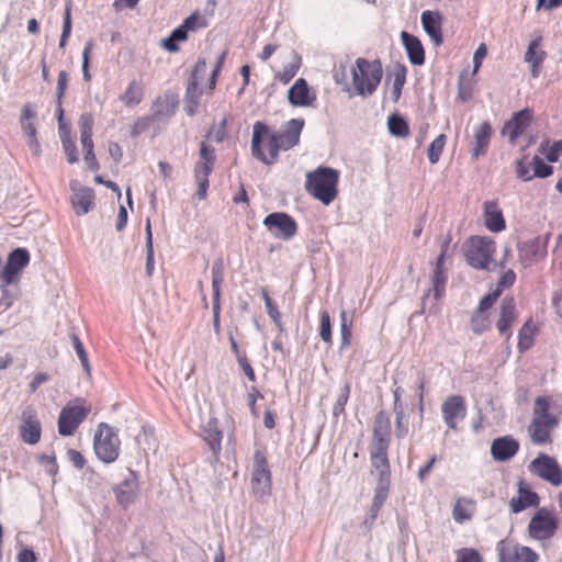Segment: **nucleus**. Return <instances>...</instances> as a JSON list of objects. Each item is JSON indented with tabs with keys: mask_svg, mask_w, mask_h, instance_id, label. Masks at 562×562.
Segmentation results:
<instances>
[{
	"mask_svg": "<svg viewBox=\"0 0 562 562\" xmlns=\"http://www.w3.org/2000/svg\"><path fill=\"white\" fill-rule=\"evenodd\" d=\"M20 273L21 272L18 271V269L12 268V266L8 262L5 263L0 273V303L7 308L12 305V299H7L4 294L8 292V286H10L11 284H14L15 289L18 290Z\"/></svg>",
	"mask_w": 562,
	"mask_h": 562,
	"instance_id": "obj_26",
	"label": "nucleus"
},
{
	"mask_svg": "<svg viewBox=\"0 0 562 562\" xmlns=\"http://www.w3.org/2000/svg\"><path fill=\"white\" fill-rule=\"evenodd\" d=\"M93 52V43L89 41L86 43L82 50V76L86 81H90L91 75L89 72V61Z\"/></svg>",
	"mask_w": 562,
	"mask_h": 562,
	"instance_id": "obj_57",
	"label": "nucleus"
},
{
	"mask_svg": "<svg viewBox=\"0 0 562 562\" xmlns=\"http://www.w3.org/2000/svg\"><path fill=\"white\" fill-rule=\"evenodd\" d=\"M285 58L288 63L274 75V79L283 85L289 83L302 66V57L294 49H291Z\"/></svg>",
	"mask_w": 562,
	"mask_h": 562,
	"instance_id": "obj_27",
	"label": "nucleus"
},
{
	"mask_svg": "<svg viewBox=\"0 0 562 562\" xmlns=\"http://www.w3.org/2000/svg\"><path fill=\"white\" fill-rule=\"evenodd\" d=\"M7 262L21 272L30 262V254L24 248H16L9 255Z\"/></svg>",
	"mask_w": 562,
	"mask_h": 562,
	"instance_id": "obj_43",
	"label": "nucleus"
},
{
	"mask_svg": "<svg viewBox=\"0 0 562 562\" xmlns=\"http://www.w3.org/2000/svg\"><path fill=\"white\" fill-rule=\"evenodd\" d=\"M485 227L492 233H499L506 228V221L497 201H486L483 205Z\"/></svg>",
	"mask_w": 562,
	"mask_h": 562,
	"instance_id": "obj_21",
	"label": "nucleus"
},
{
	"mask_svg": "<svg viewBox=\"0 0 562 562\" xmlns=\"http://www.w3.org/2000/svg\"><path fill=\"white\" fill-rule=\"evenodd\" d=\"M272 474L269 468L267 452L263 449H256L251 470V488L254 494L263 498L271 492Z\"/></svg>",
	"mask_w": 562,
	"mask_h": 562,
	"instance_id": "obj_7",
	"label": "nucleus"
},
{
	"mask_svg": "<svg viewBox=\"0 0 562 562\" xmlns=\"http://www.w3.org/2000/svg\"><path fill=\"white\" fill-rule=\"evenodd\" d=\"M303 126V119H291L280 132H276L278 150L285 151L299 145Z\"/></svg>",
	"mask_w": 562,
	"mask_h": 562,
	"instance_id": "obj_14",
	"label": "nucleus"
},
{
	"mask_svg": "<svg viewBox=\"0 0 562 562\" xmlns=\"http://www.w3.org/2000/svg\"><path fill=\"white\" fill-rule=\"evenodd\" d=\"M471 329L474 334L481 335L491 327V321L486 313L474 311L471 316Z\"/></svg>",
	"mask_w": 562,
	"mask_h": 562,
	"instance_id": "obj_41",
	"label": "nucleus"
},
{
	"mask_svg": "<svg viewBox=\"0 0 562 562\" xmlns=\"http://www.w3.org/2000/svg\"><path fill=\"white\" fill-rule=\"evenodd\" d=\"M339 177L337 169L319 166L306 173L304 188L311 196L329 205L338 196Z\"/></svg>",
	"mask_w": 562,
	"mask_h": 562,
	"instance_id": "obj_1",
	"label": "nucleus"
},
{
	"mask_svg": "<svg viewBox=\"0 0 562 562\" xmlns=\"http://www.w3.org/2000/svg\"><path fill=\"white\" fill-rule=\"evenodd\" d=\"M93 449L95 456L103 463L115 462L121 453V440L114 429L106 423L98 425L94 438Z\"/></svg>",
	"mask_w": 562,
	"mask_h": 562,
	"instance_id": "obj_5",
	"label": "nucleus"
},
{
	"mask_svg": "<svg viewBox=\"0 0 562 562\" xmlns=\"http://www.w3.org/2000/svg\"><path fill=\"white\" fill-rule=\"evenodd\" d=\"M263 225L276 238L289 240L297 233L295 220L284 212H274L267 215Z\"/></svg>",
	"mask_w": 562,
	"mask_h": 562,
	"instance_id": "obj_11",
	"label": "nucleus"
},
{
	"mask_svg": "<svg viewBox=\"0 0 562 562\" xmlns=\"http://www.w3.org/2000/svg\"><path fill=\"white\" fill-rule=\"evenodd\" d=\"M61 144L64 151L67 156V160L69 164H75L79 160L77 146L69 134H65L61 136Z\"/></svg>",
	"mask_w": 562,
	"mask_h": 562,
	"instance_id": "obj_52",
	"label": "nucleus"
},
{
	"mask_svg": "<svg viewBox=\"0 0 562 562\" xmlns=\"http://www.w3.org/2000/svg\"><path fill=\"white\" fill-rule=\"evenodd\" d=\"M441 414L449 429L456 430L458 422L467 415L465 400L461 395H450L441 405Z\"/></svg>",
	"mask_w": 562,
	"mask_h": 562,
	"instance_id": "obj_12",
	"label": "nucleus"
},
{
	"mask_svg": "<svg viewBox=\"0 0 562 562\" xmlns=\"http://www.w3.org/2000/svg\"><path fill=\"white\" fill-rule=\"evenodd\" d=\"M539 502V495L531 491L524 481H520L517 495L509 501V508L513 514H518L529 507H537Z\"/></svg>",
	"mask_w": 562,
	"mask_h": 562,
	"instance_id": "obj_18",
	"label": "nucleus"
},
{
	"mask_svg": "<svg viewBox=\"0 0 562 562\" xmlns=\"http://www.w3.org/2000/svg\"><path fill=\"white\" fill-rule=\"evenodd\" d=\"M91 411V406L87 404L85 398L77 397L70 401L60 411L58 417V432L61 436H72L80 424L87 418Z\"/></svg>",
	"mask_w": 562,
	"mask_h": 562,
	"instance_id": "obj_6",
	"label": "nucleus"
},
{
	"mask_svg": "<svg viewBox=\"0 0 562 562\" xmlns=\"http://www.w3.org/2000/svg\"><path fill=\"white\" fill-rule=\"evenodd\" d=\"M387 445H372L371 449V462L372 465L380 472V475L389 476L390 474V462L387 459Z\"/></svg>",
	"mask_w": 562,
	"mask_h": 562,
	"instance_id": "obj_34",
	"label": "nucleus"
},
{
	"mask_svg": "<svg viewBox=\"0 0 562 562\" xmlns=\"http://www.w3.org/2000/svg\"><path fill=\"white\" fill-rule=\"evenodd\" d=\"M530 471L550 483L552 486L562 485V468L558 461L546 453H539L529 465Z\"/></svg>",
	"mask_w": 562,
	"mask_h": 562,
	"instance_id": "obj_9",
	"label": "nucleus"
},
{
	"mask_svg": "<svg viewBox=\"0 0 562 562\" xmlns=\"http://www.w3.org/2000/svg\"><path fill=\"white\" fill-rule=\"evenodd\" d=\"M516 279L517 277L513 269L504 270L497 280L495 290H498L499 294H502L504 290L509 289L515 284Z\"/></svg>",
	"mask_w": 562,
	"mask_h": 562,
	"instance_id": "obj_53",
	"label": "nucleus"
},
{
	"mask_svg": "<svg viewBox=\"0 0 562 562\" xmlns=\"http://www.w3.org/2000/svg\"><path fill=\"white\" fill-rule=\"evenodd\" d=\"M188 38V30L182 25L178 26L177 29H175L170 36L162 40V46L164 48H166L168 52H178L179 50V47L177 45V42H182V41H186Z\"/></svg>",
	"mask_w": 562,
	"mask_h": 562,
	"instance_id": "obj_38",
	"label": "nucleus"
},
{
	"mask_svg": "<svg viewBox=\"0 0 562 562\" xmlns=\"http://www.w3.org/2000/svg\"><path fill=\"white\" fill-rule=\"evenodd\" d=\"M395 434L397 438H404L408 434V418L405 413L395 414Z\"/></svg>",
	"mask_w": 562,
	"mask_h": 562,
	"instance_id": "obj_61",
	"label": "nucleus"
},
{
	"mask_svg": "<svg viewBox=\"0 0 562 562\" xmlns=\"http://www.w3.org/2000/svg\"><path fill=\"white\" fill-rule=\"evenodd\" d=\"M183 26L188 31H194L199 27H205L206 23L199 13H193L184 20Z\"/></svg>",
	"mask_w": 562,
	"mask_h": 562,
	"instance_id": "obj_63",
	"label": "nucleus"
},
{
	"mask_svg": "<svg viewBox=\"0 0 562 562\" xmlns=\"http://www.w3.org/2000/svg\"><path fill=\"white\" fill-rule=\"evenodd\" d=\"M456 562H484L481 553L474 548H461L456 552Z\"/></svg>",
	"mask_w": 562,
	"mask_h": 562,
	"instance_id": "obj_50",
	"label": "nucleus"
},
{
	"mask_svg": "<svg viewBox=\"0 0 562 562\" xmlns=\"http://www.w3.org/2000/svg\"><path fill=\"white\" fill-rule=\"evenodd\" d=\"M150 122H151V117H148V116L138 117L131 126V136L137 137L138 135H140L143 132H145L149 127Z\"/></svg>",
	"mask_w": 562,
	"mask_h": 562,
	"instance_id": "obj_62",
	"label": "nucleus"
},
{
	"mask_svg": "<svg viewBox=\"0 0 562 562\" xmlns=\"http://www.w3.org/2000/svg\"><path fill=\"white\" fill-rule=\"evenodd\" d=\"M146 273L151 277L155 268L154 261V246H153V233L149 220L147 221L146 227Z\"/></svg>",
	"mask_w": 562,
	"mask_h": 562,
	"instance_id": "obj_44",
	"label": "nucleus"
},
{
	"mask_svg": "<svg viewBox=\"0 0 562 562\" xmlns=\"http://www.w3.org/2000/svg\"><path fill=\"white\" fill-rule=\"evenodd\" d=\"M316 99L315 91L310 88L304 78L296 79L293 86L288 90V100L294 106H313Z\"/></svg>",
	"mask_w": 562,
	"mask_h": 562,
	"instance_id": "obj_17",
	"label": "nucleus"
},
{
	"mask_svg": "<svg viewBox=\"0 0 562 562\" xmlns=\"http://www.w3.org/2000/svg\"><path fill=\"white\" fill-rule=\"evenodd\" d=\"M536 327L532 324V321H527L518 333V349L524 352L528 350L533 345V337L536 335Z\"/></svg>",
	"mask_w": 562,
	"mask_h": 562,
	"instance_id": "obj_35",
	"label": "nucleus"
},
{
	"mask_svg": "<svg viewBox=\"0 0 562 562\" xmlns=\"http://www.w3.org/2000/svg\"><path fill=\"white\" fill-rule=\"evenodd\" d=\"M216 160L214 148L210 147L205 142L200 145L199 160L194 166V177L209 178L213 171Z\"/></svg>",
	"mask_w": 562,
	"mask_h": 562,
	"instance_id": "obj_25",
	"label": "nucleus"
},
{
	"mask_svg": "<svg viewBox=\"0 0 562 562\" xmlns=\"http://www.w3.org/2000/svg\"><path fill=\"white\" fill-rule=\"evenodd\" d=\"M80 136L92 135L94 119L91 113H82L79 117Z\"/></svg>",
	"mask_w": 562,
	"mask_h": 562,
	"instance_id": "obj_60",
	"label": "nucleus"
},
{
	"mask_svg": "<svg viewBox=\"0 0 562 562\" xmlns=\"http://www.w3.org/2000/svg\"><path fill=\"white\" fill-rule=\"evenodd\" d=\"M383 78V67L379 59L359 57L351 67V86L355 92L367 98L372 95Z\"/></svg>",
	"mask_w": 562,
	"mask_h": 562,
	"instance_id": "obj_2",
	"label": "nucleus"
},
{
	"mask_svg": "<svg viewBox=\"0 0 562 562\" xmlns=\"http://www.w3.org/2000/svg\"><path fill=\"white\" fill-rule=\"evenodd\" d=\"M341 323H340V334H341V347H349L351 344V324L347 322V313L345 311L340 314Z\"/></svg>",
	"mask_w": 562,
	"mask_h": 562,
	"instance_id": "obj_55",
	"label": "nucleus"
},
{
	"mask_svg": "<svg viewBox=\"0 0 562 562\" xmlns=\"http://www.w3.org/2000/svg\"><path fill=\"white\" fill-rule=\"evenodd\" d=\"M539 151L544 155L550 162H557L562 155V140H543L540 144Z\"/></svg>",
	"mask_w": 562,
	"mask_h": 562,
	"instance_id": "obj_37",
	"label": "nucleus"
},
{
	"mask_svg": "<svg viewBox=\"0 0 562 562\" xmlns=\"http://www.w3.org/2000/svg\"><path fill=\"white\" fill-rule=\"evenodd\" d=\"M541 38H535L529 43L525 54V61L531 66L532 78H538L541 70V65L546 58V52L540 49Z\"/></svg>",
	"mask_w": 562,
	"mask_h": 562,
	"instance_id": "obj_30",
	"label": "nucleus"
},
{
	"mask_svg": "<svg viewBox=\"0 0 562 562\" xmlns=\"http://www.w3.org/2000/svg\"><path fill=\"white\" fill-rule=\"evenodd\" d=\"M251 154L266 165L274 164L279 157L276 132L260 121L252 126Z\"/></svg>",
	"mask_w": 562,
	"mask_h": 562,
	"instance_id": "obj_4",
	"label": "nucleus"
},
{
	"mask_svg": "<svg viewBox=\"0 0 562 562\" xmlns=\"http://www.w3.org/2000/svg\"><path fill=\"white\" fill-rule=\"evenodd\" d=\"M495 254L496 243L487 236L472 235L463 244L465 261L476 270H491Z\"/></svg>",
	"mask_w": 562,
	"mask_h": 562,
	"instance_id": "obj_3",
	"label": "nucleus"
},
{
	"mask_svg": "<svg viewBox=\"0 0 562 562\" xmlns=\"http://www.w3.org/2000/svg\"><path fill=\"white\" fill-rule=\"evenodd\" d=\"M319 336L328 345L333 342L330 314L328 311L319 313Z\"/></svg>",
	"mask_w": 562,
	"mask_h": 562,
	"instance_id": "obj_46",
	"label": "nucleus"
},
{
	"mask_svg": "<svg viewBox=\"0 0 562 562\" xmlns=\"http://www.w3.org/2000/svg\"><path fill=\"white\" fill-rule=\"evenodd\" d=\"M447 143V136L445 134L438 135L428 146L427 156L430 164H437L440 159V156L443 151V148Z\"/></svg>",
	"mask_w": 562,
	"mask_h": 562,
	"instance_id": "obj_42",
	"label": "nucleus"
},
{
	"mask_svg": "<svg viewBox=\"0 0 562 562\" xmlns=\"http://www.w3.org/2000/svg\"><path fill=\"white\" fill-rule=\"evenodd\" d=\"M71 340H72V345H74V348L76 350V353L83 367V369L87 371V372H90V364H89V360H88V355L85 350V347H83V344L81 342L80 338L74 334L71 335Z\"/></svg>",
	"mask_w": 562,
	"mask_h": 562,
	"instance_id": "obj_54",
	"label": "nucleus"
},
{
	"mask_svg": "<svg viewBox=\"0 0 562 562\" xmlns=\"http://www.w3.org/2000/svg\"><path fill=\"white\" fill-rule=\"evenodd\" d=\"M406 68L404 66H398L393 71V97L394 100L397 101L401 97L402 89L406 82Z\"/></svg>",
	"mask_w": 562,
	"mask_h": 562,
	"instance_id": "obj_47",
	"label": "nucleus"
},
{
	"mask_svg": "<svg viewBox=\"0 0 562 562\" xmlns=\"http://www.w3.org/2000/svg\"><path fill=\"white\" fill-rule=\"evenodd\" d=\"M224 281V266L223 260L220 258L213 262L212 266V290L213 297L221 299V286Z\"/></svg>",
	"mask_w": 562,
	"mask_h": 562,
	"instance_id": "obj_39",
	"label": "nucleus"
},
{
	"mask_svg": "<svg viewBox=\"0 0 562 562\" xmlns=\"http://www.w3.org/2000/svg\"><path fill=\"white\" fill-rule=\"evenodd\" d=\"M68 81H69L68 74L65 70H60L58 72L57 87H56L59 121L63 119V114H64L61 103H63V99L65 97L66 90L68 88Z\"/></svg>",
	"mask_w": 562,
	"mask_h": 562,
	"instance_id": "obj_45",
	"label": "nucleus"
},
{
	"mask_svg": "<svg viewBox=\"0 0 562 562\" xmlns=\"http://www.w3.org/2000/svg\"><path fill=\"white\" fill-rule=\"evenodd\" d=\"M391 437V420L385 411L376 413L373 422L372 445H387L390 446Z\"/></svg>",
	"mask_w": 562,
	"mask_h": 562,
	"instance_id": "obj_23",
	"label": "nucleus"
},
{
	"mask_svg": "<svg viewBox=\"0 0 562 562\" xmlns=\"http://www.w3.org/2000/svg\"><path fill=\"white\" fill-rule=\"evenodd\" d=\"M401 38L409 61L413 65H423L425 63V50L419 38L408 34L407 32H402Z\"/></svg>",
	"mask_w": 562,
	"mask_h": 562,
	"instance_id": "obj_28",
	"label": "nucleus"
},
{
	"mask_svg": "<svg viewBox=\"0 0 562 562\" xmlns=\"http://www.w3.org/2000/svg\"><path fill=\"white\" fill-rule=\"evenodd\" d=\"M422 25L425 32L428 34L430 40L436 46H440L443 43L441 26L442 15L439 11H424L420 16Z\"/></svg>",
	"mask_w": 562,
	"mask_h": 562,
	"instance_id": "obj_20",
	"label": "nucleus"
},
{
	"mask_svg": "<svg viewBox=\"0 0 562 562\" xmlns=\"http://www.w3.org/2000/svg\"><path fill=\"white\" fill-rule=\"evenodd\" d=\"M557 424L558 419H543L533 417L529 426V434L532 442L536 445L551 442V431L557 426Z\"/></svg>",
	"mask_w": 562,
	"mask_h": 562,
	"instance_id": "obj_22",
	"label": "nucleus"
},
{
	"mask_svg": "<svg viewBox=\"0 0 562 562\" xmlns=\"http://www.w3.org/2000/svg\"><path fill=\"white\" fill-rule=\"evenodd\" d=\"M519 450V442L512 436L498 437L492 441L491 454L494 460L504 462L510 460Z\"/></svg>",
	"mask_w": 562,
	"mask_h": 562,
	"instance_id": "obj_19",
	"label": "nucleus"
},
{
	"mask_svg": "<svg viewBox=\"0 0 562 562\" xmlns=\"http://www.w3.org/2000/svg\"><path fill=\"white\" fill-rule=\"evenodd\" d=\"M199 80L190 79L186 90V102H200L202 91L199 89Z\"/></svg>",
	"mask_w": 562,
	"mask_h": 562,
	"instance_id": "obj_59",
	"label": "nucleus"
},
{
	"mask_svg": "<svg viewBox=\"0 0 562 562\" xmlns=\"http://www.w3.org/2000/svg\"><path fill=\"white\" fill-rule=\"evenodd\" d=\"M550 402L544 396H538L535 401V417L543 419H557L554 416L549 414Z\"/></svg>",
	"mask_w": 562,
	"mask_h": 562,
	"instance_id": "obj_51",
	"label": "nucleus"
},
{
	"mask_svg": "<svg viewBox=\"0 0 562 562\" xmlns=\"http://www.w3.org/2000/svg\"><path fill=\"white\" fill-rule=\"evenodd\" d=\"M21 439L29 445H35L41 440L42 426L37 414L33 408L22 413V423L19 427Z\"/></svg>",
	"mask_w": 562,
	"mask_h": 562,
	"instance_id": "obj_16",
	"label": "nucleus"
},
{
	"mask_svg": "<svg viewBox=\"0 0 562 562\" xmlns=\"http://www.w3.org/2000/svg\"><path fill=\"white\" fill-rule=\"evenodd\" d=\"M474 85L469 80L459 79L458 83V98L467 102L473 97Z\"/></svg>",
	"mask_w": 562,
	"mask_h": 562,
	"instance_id": "obj_58",
	"label": "nucleus"
},
{
	"mask_svg": "<svg viewBox=\"0 0 562 562\" xmlns=\"http://www.w3.org/2000/svg\"><path fill=\"white\" fill-rule=\"evenodd\" d=\"M387 125L390 133L394 136L407 137L409 135V126L400 115L392 114L389 117Z\"/></svg>",
	"mask_w": 562,
	"mask_h": 562,
	"instance_id": "obj_40",
	"label": "nucleus"
},
{
	"mask_svg": "<svg viewBox=\"0 0 562 562\" xmlns=\"http://www.w3.org/2000/svg\"><path fill=\"white\" fill-rule=\"evenodd\" d=\"M351 385L347 382L340 390V393L333 406V414L339 416L345 413V406L348 403L350 396Z\"/></svg>",
	"mask_w": 562,
	"mask_h": 562,
	"instance_id": "obj_49",
	"label": "nucleus"
},
{
	"mask_svg": "<svg viewBox=\"0 0 562 562\" xmlns=\"http://www.w3.org/2000/svg\"><path fill=\"white\" fill-rule=\"evenodd\" d=\"M530 166L532 168V179L537 178H547L552 175L553 168L546 164L539 156H533Z\"/></svg>",
	"mask_w": 562,
	"mask_h": 562,
	"instance_id": "obj_48",
	"label": "nucleus"
},
{
	"mask_svg": "<svg viewBox=\"0 0 562 562\" xmlns=\"http://www.w3.org/2000/svg\"><path fill=\"white\" fill-rule=\"evenodd\" d=\"M71 203L77 215L87 214L94 204V193L92 189L81 188L76 191L72 195Z\"/></svg>",
	"mask_w": 562,
	"mask_h": 562,
	"instance_id": "obj_32",
	"label": "nucleus"
},
{
	"mask_svg": "<svg viewBox=\"0 0 562 562\" xmlns=\"http://www.w3.org/2000/svg\"><path fill=\"white\" fill-rule=\"evenodd\" d=\"M492 137V126L488 122L481 123L474 132V142L472 148V157L477 159L484 155L488 148Z\"/></svg>",
	"mask_w": 562,
	"mask_h": 562,
	"instance_id": "obj_29",
	"label": "nucleus"
},
{
	"mask_svg": "<svg viewBox=\"0 0 562 562\" xmlns=\"http://www.w3.org/2000/svg\"><path fill=\"white\" fill-rule=\"evenodd\" d=\"M532 119V110L528 108L522 109L515 113L512 119L504 124L502 134L507 136L512 144H515L517 138L527 131Z\"/></svg>",
	"mask_w": 562,
	"mask_h": 562,
	"instance_id": "obj_13",
	"label": "nucleus"
},
{
	"mask_svg": "<svg viewBox=\"0 0 562 562\" xmlns=\"http://www.w3.org/2000/svg\"><path fill=\"white\" fill-rule=\"evenodd\" d=\"M501 295L502 294H499L498 290L493 289L480 300V303L475 310L486 313V311H488L494 305Z\"/></svg>",
	"mask_w": 562,
	"mask_h": 562,
	"instance_id": "obj_56",
	"label": "nucleus"
},
{
	"mask_svg": "<svg viewBox=\"0 0 562 562\" xmlns=\"http://www.w3.org/2000/svg\"><path fill=\"white\" fill-rule=\"evenodd\" d=\"M67 457L76 469L81 470L86 467L87 460L80 451L76 449H69L67 451Z\"/></svg>",
	"mask_w": 562,
	"mask_h": 562,
	"instance_id": "obj_64",
	"label": "nucleus"
},
{
	"mask_svg": "<svg viewBox=\"0 0 562 562\" xmlns=\"http://www.w3.org/2000/svg\"><path fill=\"white\" fill-rule=\"evenodd\" d=\"M559 527L557 514L546 507L539 508L531 517L528 525L529 537L535 540H548L552 538Z\"/></svg>",
	"mask_w": 562,
	"mask_h": 562,
	"instance_id": "obj_8",
	"label": "nucleus"
},
{
	"mask_svg": "<svg viewBox=\"0 0 562 562\" xmlns=\"http://www.w3.org/2000/svg\"><path fill=\"white\" fill-rule=\"evenodd\" d=\"M144 87L137 80L130 81L125 91L120 95V101L127 108H135L144 100Z\"/></svg>",
	"mask_w": 562,
	"mask_h": 562,
	"instance_id": "obj_33",
	"label": "nucleus"
},
{
	"mask_svg": "<svg viewBox=\"0 0 562 562\" xmlns=\"http://www.w3.org/2000/svg\"><path fill=\"white\" fill-rule=\"evenodd\" d=\"M498 562H538L539 555L527 546L513 544L503 539L496 544Z\"/></svg>",
	"mask_w": 562,
	"mask_h": 562,
	"instance_id": "obj_10",
	"label": "nucleus"
},
{
	"mask_svg": "<svg viewBox=\"0 0 562 562\" xmlns=\"http://www.w3.org/2000/svg\"><path fill=\"white\" fill-rule=\"evenodd\" d=\"M476 512V502L473 498L459 497L452 508V517L456 522L462 525L471 520Z\"/></svg>",
	"mask_w": 562,
	"mask_h": 562,
	"instance_id": "obj_31",
	"label": "nucleus"
},
{
	"mask_svg": "<svg viewBox=\"0 0 562 562\" xmlns=\"http://www.w3.org/2000/svg\"><path fill=\"white\" fill-rule=\"evenodd\" d=\"M177 106V97L171 92H166L155 100L151 108V119L159 121L164 117H170L175 114Z\"/></svg>",
	"mask_w": 562,
	"mask_h": 562,
	"instance_id": "obj_24",
	"label": "nucleus"
},
{
	"mask_svg": "<svg viewBox=\"0 0 562 562\" xmlns=\"http://www.w3.org/2000/svg\"><path fill=\"white\" fill-rule=\"evenodd\" d=\"M446 283L447 274L443 263L436 262L432 276L434 295L436 299H440L443 295Z\"/></svg>",
	"mask_w": 562,
	"mask_h": 562,
	"instance_id": "obj_36",
	"label": "nucleus"
},
{
	"mask_svg": "<svg viewBox=\"0 0 562 562\" xmlns=\"http://www.w3.org/2000/svg\"><path fill=\"white\" fill-rule=\"evenodd\" d=\"M518 313L514 296L504 297L499 306V315L496 322V328L499 335L504 336L506 340L510 339V327L516 323Z\"/></svg>",
	"mask_w": 562,
	"mask_h": 562,
	"instance_id": "obj_15",
	"label": "nucleus"
}]
</instances>
